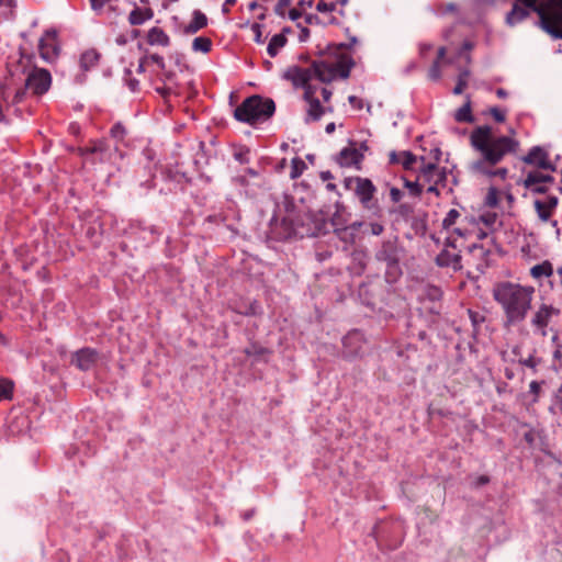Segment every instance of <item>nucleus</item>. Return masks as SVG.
Instances as JSON below:
<instances>
[{
	"label": "nucleus",
	"mask_w": 562,
	"mask_h": 562,
	"mask_svg": "<svg viewBox=\"0 0 562 562\" xmlns=\"http://www.w3.org/2000/svg\"><path fill=\"white\" fill-rule=\"evenodd\" d=\"M471 145L480 154L481 158L471 164V170L488 177L505 179L508 170L506 168L493 167L503 158L515 153L519 143L510 136H494L492 128L487 125L479 126L471 133Z\"/></svg>",
	"instance_id": "nucleus-1"
},
{
	"label": "nucleus",
	"mask_w": 562,
	"mask_h": 562,
	"mask_svg": "<svg viewBox=\"0 0 562 562\" xmlns=\"http://www.w3.org/2000/svg\"><path fill=\"white\" fill-rule=\"evenodd\" d=\"M355 61L351 56L341 48H337L334 54L327 55L321 60L314 61L307 68L291 67L286 70L284 77L296 87L314 86L311 81L317 79L319 82H330L338 78L349 77Z\"/></svg>",
	"instance_id": "nucleus-2"
},
{
	"label": "nucleus",
	"mask_w": 562,
	"mask_h": 562,
	"mask_svg": "<svg viewBox=\"0 0 562 562\" xmlns=\"http://www.w3.org/2000/svg\"><path fill=\"white\" fill-rule=\"evenodd\" d=\"M535 289L509 281L497 283L493 290L494 300L502 306L505 324L515 326L524 322L531 308Z\"/></svg>",
	"instance_id": "nucleus-3"
},
{
	"label": "nucleus",
	"mask_w": 562,
	"mask_h": 562,
	"mask_svg": "<svg viewBox=\"0 0 562 562\" xmlns=\"http://www.w3.org/2000/svg\"><path fill=\"white\" fill-rule=\"evenodd\" d=\"M32 54L21 53L19 60L9 69L12 77L25 75V87L33 94H44L52 85V76L48 70L34 65Z\"/></svg>",
	"instance_id": "nucleus-4"
},
{
	"label": "nucleus",
	"mask_w": 562,
	"mask_h": 562,
	"mask_svg": "<svg viewBox=\"0 0 562 562\" xmlns=\"http://www.w3.org/2000/svg\"><path fill=\"white\" fill-rule=\"evenodd\" d=\"M538 13L540 26L552 37L562 38V0H518Z\"/></svg>",
	"instance_id": "nucleus-5"
},
{
	"label": "nucleus",
	"mask_w": 562,
	"mask_h": 562,
	"mask_svg": "<svg viewBox=\"0 0 562 562\" xmlns=\"http://www.w3.org/2000/svg\"><path fill=\"white\" fill-rule=\"evenodd\" d=\"M345 187L355 191L363 209L374 213L379 211L378 201L374 198L376 188L370 179L361 177L346 178Z\"/></svg>",
	"instance_id": "nucleus-6"
},
{
	"label": "nucleus",
	"mask_w": 562,
	"mask_h": 562,
	"mask_svg": "<svg viewBox=\"0 0 562 562\" xmlns=\"http://www.w3.org/2000/svg\"><path fill=\"white\" fill-rule=\"evenodd\" d=\"M347 0H318L316 19L323 24H338L345 15L344 8Z\"/></svg>",
	"instance_id": "nucleus-7"
},
{
	"label": "nucleus",
	"mask_w": 562,
	"mask_h": 562,
	"mask_svg": "<svg viewBox=\"0 0 562 562\" xmlns=\"http://www.w3.org/2000/svg\"><path fill=\"white\" fill-rule=\"evenodd\" d=\"M313 0H279L276 5V12L281 16H288L295 21L305 16L307 22H311L313 16L307 14L311 9Z\"/></svg>",
	"instance_id": "nucleus-8"
},
{
	"label": "nucleus",
	"mask_w": 562,
	"mask_h": 562,
	"mask_svg": "<svg viewBox=\"0 0 562 562\" xmlns=\"http://www.w3.org/2000/svg\"><path fill=\"white\" fill-rule=\"evenodd\" d=\"M417 297L420 303V310L432 315L440 313L442 291L439 286L424 284L418 289Z\"/></svg>",
	"instance_id": "nucleus-9"
},
{
	"label": "nucleus",
	"mask_w": 562,
	"mask_h": 562,
	"mask_svg": "<svg viewBox=\"0 0 562 562\" xmlns=\"http://www.w3.org/2000/svg\"><path fill=\"white\" fill-rule=\"evenodd\" d=\"M276 108H234V117L243 123L257 126L268 121Z\"/></svg>",
	"instance_id": "nucleus-10"
},
{
	"label": "nucleus",
	"mask_w": 562,
	"mask_h": 562,
	"mask_svg": "<svg viewBox=\"0 0 562 562\" xmlns=\"http://www.w3.org/2000/svg\"><path fill=\"white\" fill-rule=\"evenodd\" d=\"M559 314L560 311L552 305L541 304L530 319L535 333L546 337L548 335L547 327Z\"/></svg>",
	"instance_id": "nucleus-11"
},
{
	"label": "nucleus",
	"mask_w": 562,
	"mask_h": 562,
	"mask_svg": "<svg viewBox=\"0 0 562 562\" xmlns=\"http://www.w3.org/2000/svg\"><path fill=\"white\" fill-rule=\"evenodd\" d=\"M271 226L272 231L282 239L291 237L303 238L305 235H310V229L300 227L297 222L291 216L283 217L280 223H278V220H272Z\"/></svg>",
	"instance_id": "nucleus-12"
},
{
	"label": "nucleus",
	"mask_w": 562,
	"mask_h": 562,
	"mask_svg": "<svg viewBox=\"0 0 562 562\" xmlns=\"http://www.w3.org/2000/svg\"><path fill=\"white\" fill-rule=\"evenodd\" d=\"M40 56L46 63H54L60 53V46L55 30H47L38 41Z\"/></svg>",
	"instance_id": "nucleus-13"
},
{
	"label": "nucleus",
	"mask_w": 562,
	"mask_h": 562,
	"mask_svg": "<svg viewBox=\"0 0 562 562\" xmlns=\"http://www.w3.org/2000/svg\"><path fill=\"white\" fill-rule=\"evenodd\" d=\"M99 359V353L92 348H82L72 355L71 363L81 371L93 368Z\"/></svg>",
	"instance_id": "nucleus-14"
},
{
	"label": "nucleus",
	"mask_w": 562,
	"mask_h": 562,
	"mask_svg": "<svg viewBox=\"0 0 562 562\" xmlns=\"http://www.w3.org/2000/svg\"><path fill=\"white\" fill-rule=\"evenodd\" d=\"M363 344L361 333L355 330L346 335L342 339L345 357L352 358L359 356L362 352Z\"/></svg>",
	"instance_id": "nucleus-15"
},
{
	"label": "nucleus",
	"mask_w": 562,
	"mask_h": 562,
	"mask_svg": "<svg viewBox=\"0 0 562 562\" xmlns=\"http://www.w3.org/2000/svg\"><path fill=\"white\" fill-rule=\"evenodd\" d=\"M559 200L555 195H548L543 200H535L533 206L541 222H548L558 206Z\"/></svg>",
	"instance_id": "nucleus-16"
},
{
	"label": "nucleus",
	"mask_w": 562,
	"mask_h": 562,
	"mask_svg": "<svg viewBox=\"0 0 562 562\" xmlns=\"http://www.w3.org/2000/svg\"><path fill=\"white\" fill-rule=\"evenodd\" d=\"M330 95L331 91L322 85L308 86L304 92V98L310 105H322L329 101Z\"/></svg>",
	"instance_id": "nucleus-17"
},
{
	"label": "nucleus",
	"mask_w": 562,
	"mask_h": 562,
	"mask_svg": "<svg viewBox=\"0 0 562 562\" xmlns=\"http://www.w3.org/2000/svg\"><path fill=\"white\" fill-rule=\"evenodd\" d=\"M522 160L528 165H535L541 169L555 170V167L548 160V154L539 146L532 147Z\"/></svg>",
	"instance_id": "nucleus-18"
},
{
	"label": "nucleus",
	"mask_w": 562,
	"mask_h": 562,
	"mask_svg": "<svg viewBox=\"0 0 562 562\" xmlns=\"http://www.w3.org/2000/svg\"><path fill=\"white\" fill-rule=\"evenodd\" d=\"M207 16L200 10H194L191 15V20L180 26L182 34L193 35L200 30L207 26Z\"/></svg>",
	"instance_id": "nucleus-19"
},
{
	"label": "nucleus",
	"mask_w": 562,
	"mask_h": 562,
	"mask_svg": "<svg viewBox=\"0 0 562 562\" xmlns=\"http://www.w3.org/2000/svg\"><path fill=\"white\" fill-rule=\"evenodd\" d=\"M363 155L353 146L342 148L337 157V162L341 167L360 168Z\"/></svg>",
	"instance_id": "nucleus-20"
},
{
	"label": "nucleus",
	"mask_w": 562,
	"mask_h": 562,
	"mask_svg": "<svg viewBox=\"0 0 562 562\" xmlns=\"http://www.w3.org/2000/svg\"><path fill=\"white\" fill-rule=\"evenodd\" d=\"M436 263L439 267H452L454 271L462 269L461 255L459 252H451L448 249H442L436 257Z\"/></svg>",
	"instance_id": "nucleus-21"
},
{
	"label": "nucleus",
	"mask_w": 562,
	"mask_h": 562,
	"mask_svg": "<svg viewBox=\"0 0 562 562\" xmlns=\"http://www.w3.org/2000/svg\"><path fill=\"white\" fill-rule=\"evenodd\" d=\"M390 162L391 164H400L403 166L404 169L411 170L413 169L417 158L416 156L407 150L404 151H391L390 155Z\"/></svg>",
	"instance_id": "nucleus-22"
},
{
	"label": "nucleus",
	"mask_w": 562,
	"mask_h": 562,
	"mask_svg": "<svg viewBox=\"0 0 562 562\" xmlns=\"http://www.w3.org/2000/svg\"><path fill=\"white\" fill-rule=\"evenodd\" d=\"M443 178V173L438 169V167L435 164H425V161L423 160V166L420 167V175L418 177V180L435 183L436 180L442 181Z\"/></svg>",
	"instance_id": "nucleus-23"
},
{
	"label": "nucleus",
	"mask_w": 562,
	"mask_h": 562,
	"mask_svg": "<svg viewBox=\"0 0 562 562\" xmlns=\"http://www.w3.org/2000/svg\"><path fill=\"white\" fill-rule=\"evenodd\" d=\"M529 9L530 7H521L518 3H515L512 8V10L506 14V24L509 26H514L517 23L524 21L529 15Z\"/></svg>",
	"instance_id": "nucleus-24"
},
{
	"label": "nucleus",
	"mask_w": 562,
	"mask_h": 562,
	"mask_svg": "<svg viewBox=\"0 0 562 562\" xmlns=\"http://www.w3.org/2000/svg\"><path fill=\"white\" fill-rule=\"evenodd\" d=\"M286 43L288 38L284 33L274 34L267 46L268 55L272 58L276 57Z\"/></svg>",
	"instance_id": "nucleus-25"
},
{
	"label": "nucleus",
	"mask_w": 562,
	"mask_h": 562,
	"mask_svg": "<svg viewBox=\"0 0 562 562\" xmlns=\"http://www.w3.org/2000/svg\"><path fill=\"white\" fill-rule=\"evenodd\" d=\"M147 42L150 45L168 46L170 38L161 29L153 27L148 31Z\"/></svg>",
	"instance_id": "nucleus-26"
},
{
	"label": "nucleus",
	"mask_w": 562,
	"mask_h": 562,
	"mask_svg": "<svg viewBox=\"0 0 562 562\" xmlns=\"http://www.w3.org/2000/svg\"><path fill=\"white\" fill-rule=\"evenodd\" d=\"M446 55V48L440 47L438 49V57L437 60L432 64L428 71V78L432 81H438L441 77L440 67L441 65L449 64L448 60H443Z\"/></svg>",
	"instance_id": "nucleus-27"
},
{
	"label": "nucleus",
	"mask_w": 562,
	"mask_h": 562,
	"mask_svg": "<svg viewBox=\"0 0 562 562\" xmlns=\"http://www.w3.org/2000/svg\"><path fill=\"white\" fill-rule=\"evenodd\" d=\"M554 178L550 175H543L539 171L529 172L524 180V186L528 189L539 183L553 182Z\"/></svg>",
	"instance_id": "nucleus-28"
},
{
	"label": "nucleus",
	"mask_w": 562,
	"mask_h": 562,
	"mask_svg": "<svg viewBox=\"0 0 562 562\" xmlns=\"http://www.w3.org/2000/svg\"><path fill=\"white\" fill-rule=\"evenodd\" d=\"M553 274V266L550 261L544 260L530 269V276L533 279H541L543 277H551Z\"/></svg>",
	"instance_id": "nucleus-29"
},
{
	"label": "nucleus",
	"mask_w": 562,
	"mask_h": 562,
	"mask_svg": "<svg viewBox=\"0 0 562 562\" xmlns=\"http://www.w3.org/2000/svg\"><path fill=\"white\" fill-rule=\"evenodd\" d=\"M79 61L80 67L87 71L97 66L99 61V54L94 49H88L81 54Z\"/></svg>",
	"instance_id": "nucleus-30"
},
{
	"label": "nucleus",
	"mask_w": 562,
	"mask_h": 562,
	"mask_svg": "<svg viewBox=\"0 0 562 562\" xmlns=\"http://www.w3.org/2000/svg\"><path fill=\"white\" fill-rule=\"evenodd\" d=\"M212 48V41L206 36H198L192 42V50L195 53L206 54Z\"/></svg>",
	"instance_id": "nucleus-31"
},
{
	"label": "nucleus",
	"mask_w": 562,
	"mask_h": 562,
	"mask_svg": "<svg viewBox=\"0 0 562 562\" xmlns=\"http://www.w3.org/2000/svg\"><path fill=\"white\" fill-rule=\"evenodd\" d=\"M376 258L379 260H385L396 265V258L393 252V244L391 241L384 243L383 248L378 252Z\"/></svg>",
	"instance_id": "nucleus-32"
},
{
	"label": "nucleus",
	"mask_w": 562,
	"mask_h": 562,
	"mask_svg": "<svg viewBox=\"0 0 562 562\" xmlns=\"http://www.w3.org/2000/svg\"><path fill=\"white\" fill-rule=\"evenodd\" d=\"M306 169V164L300 157H294L291 161V172L290 178L295 180L302 176L304 170Z\"/></svg>",
	"instance_id": "nucleus-33"
},
{
	"label": "nucleus",
	"mask_w": 562,
	"mask_h": 562,
	"mask_svg": "<svg viewBox=\"0 0 562 562\" xmlns=\"http://www.w3.org/2000/svg\"><path fill=\"white\" fill-rule=\"evenodd\" d=\"M245 355L247 357H254L256 360L262 359L267 353H269V350L261 345L258 344H251L244 350Z\"/></svg>",
	"instance_id": "nucleus-34"
},
{
	"label": "nucleus",
	"mask_w": 562,
	"mask_h": 562,
	"mask_svg": "<svg viewBox=\"0 0 562 562\" xmlns=\"http://www.w3.org/2000/svg\"><path fill=\"white\" fill-rule=\"evenodd\" d=\"M240 105H274V101L272 99H262V97L258 94L250 95L246 98Z\"/></svg>",
	"instance_id": "nucleus-35"
},
{
	"label": "nucleus",
	"mask_w": 562,
	"mask_h": 562,
	"mask_svg": "<svg viewBox=\"0 0 562 562\" xmlns=\"http://www.w3.org/2000/svg\"><path fill=\"white\" fill-rule=\"evenodd\" d=\"M472 108H459L454 113L456 121L460 123H472L474 121Z\"/></svg>",
	"instance_id": "nucleus-36"
},
{
	"label": "nucleus",
	"mask_w": 562,
	"mask_h": 562,
	"mask_svg": "<svg viewBox=\"0 0 562 562\" xmlns=\"http://www.w3.org/2000/svg\"><path fill=\"white\" fill-rule=\"evenodd\" d=\"M519 363L524 367H527L532 370V372H537L538 367L542 363V359L536 357L535 355H530L528 358L519 359Z\"/></svg>",
	"instance_id": "nucleus-37"
},
{
	"label": "nucleus",
	"mask_w": 562,
	"mask_h": 562,
	"mask_svg": "<svg viewBox=\"0 0 562 562\" xmlns=\"http://www.w3.org/2000/svg\"><path fill=\"white\" fill-rule=\"evenodd\" d=\"M147 19H149V15L145 14L140 9H134L128 16V21L132 25H139Z\"/></svg>",
	"instance_id": "nucleus-38"
},
{
	"label": "nucleus",
	"mask_w": 562,
	"mask_h": 562,
	"mask_svg": "<svg viewBox=\"0 0 562 562\" xmlns=\"http://www.w3.org/2000/svg\"><path fill=\"white\" fill-rule=\"evenodd\" d=\"M327 111L331 112L333 108H310L306 121H318Z\"/></svg>",
	"instance_id": "nucleus-39"
},
{
	"label": "nucleus",
	"mask_w": 562,
	"mask_h": 562,
	"mask_svg": "<svg viewBox=\"0 0 562 562\" xmlns=\"http://www.w3.org/2000/svg\"><path fill=\"white\" fill-rule=\"evenodd\" d=\"M459 217L460 212L456 209H451L442 221V227L447 231L450 229V227H452L457 223V220Z\"/></svg>",
	"instance_id": "nucleus-40"
},
{
	"label": "nucleus",
	"mask_w": 562,
	"mask_h": 562,
	"mask_svg": "<svg viewBox=\"0 0 562 562\" xmlns=\"http://www.w3.org/2000/svg\"><path fill=\"white\" fill-rule=\"evenodd\" d=\"M468 78H469V71L468 70H463V71H461L459 74L457 86L453 89V93L454 94H460V93L463 92V90H464V88L467 87V83H468Z\"/></svg>",
	"instance_id": "nucleus-41"
},
{
	"label": "nucleus",
	"mask_w": 562,
	"mask_h": 562,
	"mask_svg": "<svg viewBox=\"0 0 562 562\" xmlns=\"http://www.w3.org/2000/svg\"><path fill=\"white\" fill-rule=\"evenodd\" d=\"M13 384L8 380L0 381V401L12 396Z\"/></svg>",
	"instance_id": "nucleus-42"
},
{
	"label": "nucleus",
	"mask_w": 562,
	"mask_h": 562,
	"mask_svg": "<svg viewBox=\"0 0 562 562\" xmlns=\"http://www.w3.org/2000/svg\"><path fill=\"white\" fill-rule=\"evenodd\" d=\"M105 149H106V147H105L104 143L101 142V140H98V142H94L92 146L81 148L80 149V154L82 156H86V155H89V154H95V153L104 151Z\"/></svg>",
	"instance_id": "nucleus-43"
},
{
	"label": "nucleus",
	"mask_w": 562,
	"mask_h": 562,
	"mask_svg": "<svg viewBox=\"0 0 562 562\" xmlns=\"http://www.w3.org/2000/svg\"><path fill=\"white\" fill-rule=\"evenodd\" d=\"M110 134L114 139L121 142L126 135V130L121 123H116L111 127Z\"/></svg>",
	"instance_id": "nucleus-44"
},
{
	"label": "nucleus",
	"mask_w": 562,
	"mask_h": 562,
	"mask_svg": "<svg viewBox=\"0 0 562 562\" xmlns=\"http://www.w3.org/2000/svg\"><path fill=\"white\" fill-rule=\"evenodd\" d=\"M405 188L408 189L409 193L414 196H419L423 192V186L418 181H404Z\"/></svg>",
	"instance_id": "nucleus-45"
},
{
	"label": "nucleus",
	"mask_w": 562,
	"mask_h": 562,
	"mask_svg": "<svg viewBox=\"0 0 562 562\" xmlns=\"http://www.w3.org/2000/svg\"><path fill=\"white\" fill-rule=\"evenodd\" d=\"M553 363L555 370L562 371V341L558 342L553 351Z\"/></svg>",
	"instance_id": "nucleus-46"
},
{
	"label": "nucleus",
	"mask_w": 562,
	"mask_h": 562,
	"mask_svg": "<svg viewBox=\"0 0 562 562\" xmlns=\"http://www.w3.org/2000/svg\"><path fill=\"white\" fill-rule=\"evenodd\" d=\"M486 204L491 207L498 205V191L495 188H490L486 194Z\"/></svg>",
	"instance_id": "nucleus-47"
},
{
	"label": "nucleus",
	"mask_w": 562,
	"mask_h": 562,
	"mask_svg": "<svg viewBox=\"0 0 562 562\" xmlns=\"http://www.w3.org/2000/svg\"><path fill=\"white\" fill-rule=\"evenodd\" d=\"M252 34H254V41L257 44H262L265 42V37L262 35V25L259 23H254L250 27Z\"/></svg>",
	"instance_id": "nucleus-48"
},
{
	"label": "nucleus",
	"mask_w": 562,
	"mask_h": 562,
	"mask_svg": "<svg viewBox=\"0 0 562 562\" xmlns=\"http://www.w3.org/2000/svg\"><path fill=\"white\" fill-rule=\"evenodd\" d=\"M491 115L496 122L502 123L506 119V111L504 108H491Z\"/></svg>",
	"instance_id": "nucleus-49"
},
{
	"label": "nucleus",
	"mask_w": 562,
	"mask_h": 562,
	"mask_svg": "<svg viewBox=\"0 0 562 562\" xmlns=\"http://www.w3.org/2000/svg\"><path fill=\"white\" fill-rule=\"evenodd\" d=\"M469 316H470V319H471L474 328H476L479 325H481L485 321V317L482 314H480L477 312H473L471 310H469Z\"/></svg>",
	"instance_id": "nucleus-50"
},
{
	"label": "nucleus",
	"mask_w": 562,
	"mask_h": 562,
	"mask_svg": "<svg viewBox=\"0 0 562 562\" xmlns=\"http://www.w3.org/2000/svg\"><path fill=\"white\" fill-rule=\"evenodd\" d=\"M248 154H249V150L247 148H240L234 153V157L240 164H246V162H248Z\"/></svg>",
	"instance_id": "nucleus-51"
},
{
	"label": "nucleus",
	"mask_w": 562,
	"mask_h": 562,
	"mask_svg": "<svg viewBox=\"0 0 562 562\" xmlns=\"http://www.w3.org/2000/svg\"><path fill=\"white\" fill-rule=\"evenodd\" d=\"M145 60L146 61L150 60V61L155 63L160 69L165 68V61L160 55L153 54V55L146 56Z\"/></svg>",
	"instance_id": "nucleus-52"
},
{
	"label": "nucleus",
	"mask_w": 562,
	"mask_h": 562,
	"mask_svg": "<svg viewBox=\"0 0 562 562\" xmlns=\"http://www.w3.org/2000/svg\"><path fill=\"white\" fill-rule=\"evenodd\" d=\"M403 195H404V193L398 188H395V187L391 188L390 198L393 203L400 202L402 200Z\"/></svg>",
	"instance_id": "nucleus-53"
},
{
	"label": "nucleus",
	"mask_w": 562,
	"mask_h": 562,
	"mask_svg": "<svg viewBox=\"0 0 562 562\" xmlns=\"http://www.w3.org/2000/svg\"><path fill=\"white\" fill-rule=\"evenodd\" d=\"M540 391H541V384L537 381H531L529 384V392L535 395L533 401H537V397L539 396Z\"/></svg>",
	"instance_id": "nucleus-54"
},
{
	"label": "nucleus",
	"mask_w": 562,
	"mask_h": 562,
	"mask_svg": "<svg viewBox=\"0 0 562 562\" xmlns=\"http://www.w3.org/2000/svg\"><path fill=\"white\" fill-rule=\"evenodd\" d=\"M524 439H525V441H526L529 446H533L535 440H536V432H535V430H532V429H528V430L524 434Z\"/></svg>",
	"instance_id": "nucleus-55"
},
{
	"label": "nucleus",
	"mask_w": 562,
	"mask_h": 562,
	"mask_svg": "<svg viewBox=\"0 0 562 562\" xmlns=\"http://www.w3.org/2000/svg\"><path fill=\"white\" fill-rule=\"evenodd\" d=\"M384 227L380 223H371L370 224V232L372 235L379 236L383 233Z\"/></svg>",
	"instance_id": "nucleus-56"
},
{
	"label": "nucleus",
	"mask_w": 562,
	"mask_h": 562,
	"mask_svg": "<svg viewBox=\"0 0 562 562\" xmlns=\"http://www.w3.org/2000/svg\"><path fill=\"white\" fill-rule=\"evenodd\" d=\"M236 3V0H225L222 11L224 13H228L231 10V7H233Z\"/></svg>",
	"instance_id": "nucleus-57"
},
{
	"label": "nucleus",
	"mask_w": 562,
	"mask_h": 562,
	"mask_svg": "<svg viewBox=\"0 0 562 562\" xmlns=\"http://www.w3.org/2000/svg\"><path fill=\"white\" fill-rule=\"evenodd\" d=\"M532 191L536 193H539V194H544V193H547L548 189H547V187L539 183V184H536L532 187Z\"/></svg>",
	"instance_id": "nucleus-58"
},
{
	"label": "nucleus",
	"mask_w": 562,
	"mask_h": 562,
	"mask_svg": "<svg viewBox=\"0 0 562 562\" xmlns=\"http://www.w3.org/2000/svg\"><path fill=\"white\" fill-rule=\"evenodd\" d=\"M452 234H456L457 236L459 237H467L468 235V231L465 228H462V227H456L453 231H452Z\"/></svg>",
	"instance_id": "nucleus-59"
},
{
	"label": "nucleus",
	"mask_w": 562,
	"mask_h": 562,
	"mask_svg": "<svg viewBox=\"0 0 562 562\" xmlns=\"http://www.w3.org/2000/svg\"><path fill=\"white\" fill-rule=\"evenodd\" d=\"M488 482H490V477H488V476H486V475H481V476H479V477H477V480H476V485H477V486H482V485L487 484Z\"/></svg>",
	"instance_id": "nucleus-60"
},
{
	"label": "nucleus",
	"mask_w": 562,
	"mask_h": 562,
	"mask_svg": "<svg viewBox=\"0 0 562 562\" xmlns=\"http://www.w3.org/2000/svg\"><path fill=\"white\" fill-rule=\"evenodd\" d=\"M438 182H439V181H437V180H436V181H435V183L430 184V186L427 188V192H429V193H434V194H436V195H439V190L437 189V183H438Z\"/></svg>",
	"instance_id": "nucleus-61"
},
{
	"label": "nucleus",
	"mask_w": 562,
	"mask_h": 562,
	"mask_svg": "<svg viewBox=\"0 0 562 562\" xmlns=\"http://www.w3.org/2000/svg\"><path fill=\"white\" fill-rule=\"evenodd\" d=\"M24 94H25L24 91H16L15 97L13 99V102H15V103L23 102L24 101V99H23Z\"/></svg>",
	"instance_id": "nucleus-62"
},
{
	"label": "nucleus",
	"mask_w": 562,
	"mask_h": 562,
	"mask_svg": "<svg viewBox=\"0 0 562 562\" xmlns=\"http://www.w3.org/2000/svg\"><path fill=\"white\" fill-rule=\"evenodd\" d=\"M481 220L486 224V225H491L494 223L495 221V216H492V215H486V216H482Z\"/></svg>",
	"instance_id": "nucleus-63"
},
{
	"label": "nucleus",
	"mask_w": 562,
	"mask_h": 562,
	"mask_svg": "<svg viewBox=\"0 0 562 562\" xmlns=\"http://www.w3.org/2000/svg\"><path fill=\"white\" fill-rule=\"evenodd\" d=\"M335 128H336V125H335V123L331 122L326 125L325 131L327 134H331V133H334Z\"/></svg>",
	"instance_id": "nucleus-64"
}]
</instances>
